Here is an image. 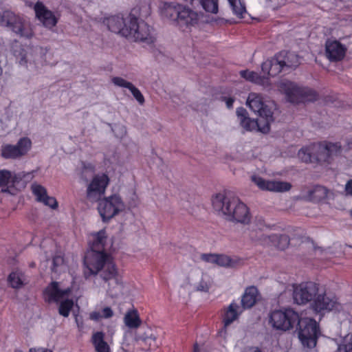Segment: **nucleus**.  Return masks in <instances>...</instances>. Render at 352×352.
Segmentation results:
<instances>
[{"label": "nucleus", "mask_w": 352, "mask_h": 352, "mask_svg": "<svg viewBox=\"0 0 352 352\" xmlns=\"http://www.w3.org/2000/svg\"><path fill=\"white\" fill-rule=\"evenodd\" d=\"M85 265L89 275L99 274L104 283L107 284V292L109 296L116 298L122 294L124 288L122 276L110 255L104 257H101L100 255L96 257L90 255Z\"/></svg>", "instance_id": "f257e3e1"}, {"label": "nucleus", "mask_w": 352, "mask_h": 352, "mask_svg": "<svg viewBox=\"0 0 352 352\" xmlns=\"http://www.w3.org/2000/svg\"><path fill=\"white\" fill-rule=\"evenodd\" d=\"M212 204L217 214L228 221L243 224L250 222L248 206L230 192L217 193L212 197Z\"/></svg>", "instance_id": "f03ea898"}, {"label": "nucleus", "mask_w": 352, "mask_h": 352, "mask_svg": "<svg viewBox=\"0 0 352 352\" xmlns=\"http://www.w3.org/2000/svg\"><path fill=\"white\" fill-rule=\"evenodd\" d=\"M278 87L279 91L285 95L286 100L293 104L313 102L318 99V94L312 89L300 87L290 81H281L278 83Z\"/></svg>", "instance_id": "7ed1b4c3"}, {"label": "nucleus", "mask_w": 352, "mask_h": 352, "mask_svg": "<svg viewBox=\"0 0 352 352\" xmlns=\"http://www.w3.org/2000/svg\"><path fill=\"white\" fill-rule=\"evenodd\" d=\"M298 338L304 347L312 349L316 346L320 334L319 325L316 321L309 318H300L296 325Z\"/></svg>", "instance_id": "20e7f679"}, {"label": "nucleus", "mask_w": 352, "mask_h": 352, "mask_svg": "<svg viewBox=\"0 0 352 352\" xmlns=\"http://www.w3.org/2000/svg\"><path fill=\"white\" fill-rule=\"evenodd\" d=\"M71 289L67 288L61 289L59 287L58 283L52 282L46 289L45 294L49 302H60L58 307V313L64 317H68L71 309L74 306V301L68 299Z\"/></svg>", "instance_id": "39448f33"}, {"label": "nucleus", "mask_w": 352, "mask_h": 352, "mask_svg": "<svg viewBox=\"0 0 352 352\" xmlns=\"http://www.w3.org/2000/svg\"><path fill=\"white\" fill-rule=\"evenodd\" d=\"M0 25L9 28L13 32L21 37L29 38L33 36L30 25L10 10L0 12Z\"/></svg>", "instance_id": "423d86ee"}, {"label": "nucleus", "mask_w": 352, "mask_h": 352, "mask_svg": "<svg viewBox=\"0 0 352 352\" xmlns=\"http://www.w3.org/2000/svg\"><path fill=\"white\" fill-rule=\"evenodd\" d=\"M298 321V314L292 309L275 310L270 317V323L272 327L281 331L293 329Z\"/></svg>", "instance_id": "0eeeda50"}, {"label": "nucleus", "mask_w": 352, "mask_h": 352, "mask_svg": "<svg viewBox=\"0 0 352 352\" xmlns=\"http://www.w3.org/2000/svg\"><path fill=\"white\" fill-rule=\"evenodd\" d=\"M129 32V36H126L135 41L144 42L148 44L152 43L155 38L152 34V28L144 21H138L135 17H130L128 19Z\"/></svg>", "instance_id": "6e6552de"}, {"label": "nucleus", "mask_w": 352, "mask_h": 352, "mask_svg": "<svg viewBox=\"0 0 352 352\" xmlns=\"http://www.w3.org/2000/svg\"><path fill=\"white\" fill-rule=\"evenodd\" d=\"M98 201V210L103 221H108L124 209V204L118 195H112Z\"/></svg>", "instance_id": "1a4fd4ad"}, {"label": "nucleus", "mask_w": 352, "mask_h": 352, "mask_svg": "<svg viewBox=\"0 0 352 352\" xmlns=\"http://www.w3.org/2000/svg\"><path fill=\"white\" fill-rule=\"evenodd\" d=\"M109 183V177L104 174L96 175L86 190V198L91 202H96L104 195L106 188Z\"/></svg>", "instance_id": "9d476101"}, {"label": "nucleus", "mask_w": 352, "mask_h": 352, "mask_svg": "<svg viewBox=\"0 0 352 352\" xmlns=\"http://www.w3.org/2000/svg\"><path fill=\"white\" fill-rule=\"evenodd\" d=\"M311 307L318 313L324 311L340 313L344 311V306L338 301L336 296L326 294H318L311 304Z\"/></svg>", "instance_id": "9b49d317"}, {"label": "nucleus", "mask_w": 352, "mask_h": 352, "mask_svg": "<svg viewBox=\"0 0 352 352\" xmlns=\"http://www.w3.org/2000/svg\"><path fill=\"white\" fill-rule=\"evenodd\" d=\"M318 285L313 282L302 283L294 287L293 298L298 305L314 301L318 293Z\"/></svg>", "instance_id": "f8f14e48"}, {"label": "nucleus", "mask_w": 352, "mask_h": 352, "mask_svg": "<svg viewBox=\"0 0 352 352\" xmlns=\"http://www.w3.org/2000/svg\"><path fill=\"white\" fill-rule=\"evenodd\" d=\"M32 147V142L28 138H20L16 144L2 145L1 155L5 159H17L25 155Z\"/></svg>", "instance_id": "ddd939ff"}, {"label": "nucleus", "mask_w": 352, "mask_h": 352, "mask_svg": "<svg viewBox=\"0 0 352 352\" xmlns=\"http://www.w3.org/2000/svg\"><path fill=\"white\" fill-rule=\"evenodd\" d=\"M208 22V18L203 13L195 11L184 5L177 25L180 28L190 29L192 27H199L201 25Z\"/></svg>", "instance_id": "4468645a"}, {"label": "nucleus", "mask_w": 352, "mask_h": 352, "mask_svg": "<svg viewBox=\"0 0 352 352\" xmlns=\"http://www.w3.org/2000/svg\"><path fill=\"white\" fill-rule=\"evenodd\" d=\"M241 126L246 131L258 129L262 133H267L270 131V125L272 122L259 118L257 120H252L247 116L246 109L243 107L238 108L236 111Z\"/></svg>", "instance_id": "2eb2a0df"}, {"label": "nucleus", "mask_w": 352, "mask_h": 352, "mask_svg": "<svg viewBox=\"0 0 352 352\" xmlns=\"http://www.w3.org/2000/svg\"><path fill=\"white\" fill-rule=\"evenodd\" d=\"M251 180L262 190L284 192L289 191L292 188V184L289 182L278 180H266L257 175L252 176Z\"/></svg>", "instance_id": "dca6fc26"}, {"label": "nucleus", "mask_w": 352, "mask_h": 352, "mask_svg": "<svg viewBox=\"0 0 352 352\" xmlns=\"http://www.w3.org/2000/svg\"><path fill=\"white\" fill-rule=\"evenodd\" d=\"M247 104L254 112L258 113L259 118L273 121L271 110L264 104L262 96L256 93H250L247 99Z\"/></svg>", "instance_id": "f3484780"}, {"label": "nucleus", "mask_w": 352, "mask_h": 352, "mask_svg": "<svg viewBox=\"0 0 352 352\" xmlns=\"http://www.w3.org/2000/svg\"><path fill=\"white\" fill-rule=\"evenodd\" d=\"M93 239L90 246V250H88L85 256L84 263H87L88 256L98 255L101 257L109 256L104 252V245L107 240V236L104 230H100L98 232L93 234Z\"/></svg>", "instance_id": "a211bd4d"}, {"label": "nucleus", "mask_w": 352, "mask_h": 352, "mask_svg": "<svg viewBox=\"0 0 352 352\" xmlns=\"http://www.w3.org/2000/svg\"><path fill=\"white\" fill-rule=\"evenodd\" d=\"M34 11L36 17L43 24L44 26L52 28L56 25L57 19L54 14L41 2H37L34 6Z\"/></svg>", "instance_id": "6ab92c4d"}, {"label": "nucleus", "mask_w": 352, "mask_h": 352, "mask_svg": "<svg viewBox=\"0 0 352 352\" xmlns=\"http://www.w3.org/2000/svg\"><path fill=\"white\" fill-rule=\"evenodd\" d=\"M130 17L132 16H129L126 19H124L120 16H113L109 18L107 20V25L109 29L111 32L120 34L124 37L128 36L129 34V32H128V19Z\"/></svg>", "instance_id": "aec40b11"}, {"label": "nucleus", "mask_w": 352, "mask_h": 352, "mask_svg": "<svg viewBox=\"0 0 352 352\" xmlns=\"http://www.w3.org/2000/svg\"><path fill=\"white\" fill-rule=\"evenodd\" d=\"M346 48L337 41H327L326 42V55L331 61H338L342 59L345 55Z\"/></svg>", "instance_id": "412c9836"}, {"label": "nucleus", "mask_w": 352, "mask_h": 352, "mask_svg": "<svg viewBox=\"0 0 352 352\" xmlns=\"http://www.w3.org/2000/svg\"><path fill=\"white\" fill-rule=\"evenodd\" d=\"M31 188L38 201L42 202L53 209L57 208L58 203L56 199L48 196L47 190L43 186L38 184H33Z\"/></svg>", "instance_id": "4be33fe9"}, {"label": "nucleus", "mask_w": 352, "mask_h": 352, "mask_svg": "<svg viewBox=\"0 0 352 352\" xmlns=\"http://www.w3.org/2000/svg\"><path fill=\"white\" fill-rule=\"evenodd\" d=\"M265 228L266 226L262 221L252 225L249 228L248 234L250 239L265 245L267 241L269 239V235H266L263 233Z\"/></svg>", "instance_id": "5701e85b"}, {"label": "nucleus", "mask_w": 352, "mask_h": 352, "mask_svg": "<svg viewBox=\"0 0 352 352\" xmlns=\"http://www.w3.org/2000/svg\"><path fill=\"white\" fill-rule=\"evenodd\" d=\"M112 82L120 87H124L129 89L133 97L138 100L140 104H143L144 102V98L140 91L135 87L131 82L124 80L121 77H113L111 79Z\"/></svg>", "instance_id": "b1692460"}, {"label": "nucleus", "mask_w": 352, "mask_h": 352, "mask_svg": "<svg viewBox=\"0 0 352 352\" xmlns=\"http://www.w3.org/2000/svg\"><path fill=\"white\" fill-rule=\"evenodd\" d=\"M262 71L269 76H274L278 74L284 68L280 59L277 55L275 58L265 61L261 66Z\"/></svg>", "instance_id": "393cba45"}, {"label": "nucleus", "mask_w": 352, "mask_h": 352, "mask_svg": "<svg viewBox=\"0 0 352 352\" xmlns=\"http://www.w3.org/2000/svg\"><path fill=\"white\" fill-rule=\"evenodd\" d=\"M244 309L236 302H232L226 309L223 316L224 327L237 320Z\"/></svg>", "instance_id": "a878e982"}, {"label": "nucleus", "mask_w": 352, "mask_h": 352, "mask_svg": "<svg viewBox=\"0 0 352 352\" xmlns=\"http://www.w3.org/2000/svg\"><path fill=\"white\" fill-rule=\"evenodd\" d=\"M258 291L256 287H247L241 298V307L244 309L252 307L258 298Z\"/></svg>", "instance_id": "bb28decb"}, {"label": "nucleus", "mask_w": 352, "mask_h": 352, "mask_svg": "<svg viewBox=\"0 0 352 352\" xmlns=\"http://www.w3.org/2000/svg\"><path fill=\"white\" fill-rule=\"evenodd\" d=\"M314 157L316 162L329 164V153L324 142L311 144Z\"/></svg>", "instance_id": "cd10ccee"}, {"label": "nucleus", "mask_w": 352, "mask_h": 352, "mask_svg": "<svg viewBox=\"0 0 352 352\" xmlns=\"http://www.w3.org/2000/svg\"><path fill=\"white\" fill-rule=\"evenodd\" d=\"M182 4L177 3H165L162 10L163 16L178 22L180 13L183 8Z\"/></svg>", "instance_id": "c85d7f7f"}, {"label": "nucleus", "mask_w": 352, "mask_h": 352, "mask_svg": "<svg viewBox=\"0 0 352 352\" xmlns=\"http://www.w3.org/2000/svg\"><path fill=\"white\" fill-rule=\"evenodd\" d=\"M268 239L265 245L274 246L281 250L287 248L289 244V238L286 234H271Z\"/></svg>", "instance_id": "c756f323"}, {"label": "nucleus", "mask_w": 352, "mask_h": 352, "mask_svg": "<svg viewBox=\"0 0 352 352\" xmlns=\"http://www.w3.org/2000/svg\"><path fill=\"white\" fill-rule=\"evenodd\" d=\"M278 55L284 67L296 68L300 63L298 56L294 52H282Z\"/></svg>", "instance_id": "7c9ffc66"}, {"label": "nucleus", "mask_w": 352, "mask_h": 352, "mask_svg": "<svg viewBox=\"0 0 352 352\" xmlns=\"http://www.w3.org/2000/svg\"><path fill=\"white\" fill-rule=\"evenodd\" d=\"M329 190L322 186H316L308 191L307 198L309 201L319 202L327 197Z\"/></svg>", "instance_id": "2f4dec72"}, {"label": "nucleus", "mask_w": 352, "mask_h": 352, "mask_svg": "<svg viewBox=\"0 0 352 352\" xmlns=\"http://www.w3.org/2000/svg\"><path fill=\"white\" fill-rule=\"evenodd\" d=\"M91 340L97 352H111L109 346L104 341V333L101 331L94 333Z\"/></svg>", "instance_id": "473e14b6"}, {"label": "nucleus", "mask_w": 352, "mask_h": 352, "mask_svg": "<svg viewBox=\"0 0 352 352\" xmlns=\"http://www.w3.org/2000/svg\"><path fill=\"white\" fill-rule=\"evenodd\" d=\"M124 322L126 326L130 329H136L142 323L136 310L128 311L124 317Z\"/></svg>", "instance_id": "72a5a7b5"}, {"label": "nucleus", "mask_w": 352, "mask_h": 352, "mask_svg": "<svg viewBox=\"0 0 352 352\" xmlns=\"http://www.w3.org/2000/svg\"><path fill=\"white\" fill-rule=\"evenodd\" d=\"M240 263L239 259H232L224 254H217L215 264L225 267H234Z\"/></svg>", "instance_id": "f704fd0d"}, {"label": "nucleus", "mask_w": 352, "mask_h": 352, "mask_svg": "<svg viewBox=\"0 0 352 352\" xmlns=\"http://www.w3.org/2000/svg\"><path fill=\"white\" fill-rule=\"evenodd\" d=\"M298 158L305 163H314L316 160L314 157V152L311 149V144L303 147L298 151Z\"/></svg>", "instance_id": "c9c22d12"}, {"label": "nucleus", "mask_w": 352, "mask_h": 352, "mask_svg": "<svg viewBox=\"0 0 352 352\" xmlns=\"http://www.w3.org/2000/svg\"><path fill=\"white\" fill-rule=\"evenodd\" d=\"M240 75L245 80L258 85L263 84L265 80V78L261 77L256 72L253 71L242 70L240 72Z\"/></svg>", "instance_id": "e433bc0d"}, {"label": "nucleus", "mask_w": 352, "mask_h": 352, "mask_svg": "<svg viewBox=\"0 0 352 352\" xmlns=\"http://www.w3.org/2000/svg\"><path fill=\"white\" fill-rule=\"evenodd\" d=\"M325 144L329 153L328 155L329 162L331 163L334 157L338 156L342 153V148L340 142H331L325 141Z\"/></svg>", "instance_id": "4c0bfd02"}, {"label": "nucleus", "mask_w": 352, "mask_h": 352, "mask_svg": "<svg viewBox=\"0 0 352 352\" xmlns=\"http://www.w3.org/2000/svg\"><path fill=\"white\" fill-rule=\"evenodd\" d=\"M8 282L12 287L21 288L23 285V274L20 272H13L8 276Z\"/></svg>", "instance_id": "58836bf2"}, {"label": "nucleus", "mask_w": 352, "mask_h": 352, "mask_svg": "<svg viewBox=\"0 0 352 352\" xmlns=\"http://www.w3.org/2000/svg\"><path fill=\"white\" fill-rule=\"evenodd\" d=\"M228 1L234 14L240 19L243 18V14H245L246 10L241 0H228Z\"/></svg>", "instance_id": "ea45409f"}, {"label": "nucleus", "mask_w": 352, "mask_h": 352, "mask_svg": "<svg viewBox=\"0 0 352 352\" xmlns=\"http://www.w3.org/2000/svg\"><path fill=\"white\" fill-rule=\"evenodd\" d=\"M336 352H352V334L349 333L342 339Z\"/></svg>", "instance_id": "a19ab883"}, {"label": "nucleus", "mask_w": 352, "mask_h": 352, "mask_svg": "<svg viewBox=\"0 0 352 352\" xmlns=\"http://www.w3.org/2000/svg\"><path fill=\"white\" fill-rule=\"evenodd\" d=\"M189 283L193 285L197 291L204 292H208L210 286L209 281L206 280L203 274H201L200 280L199 282H196L195 280L192 278L191 282L189 280Z\"/></svg>", "instance_id": "79ce46f5"}, {"label": "nucleus", "mask_w": 352, "mask_h": 352, "mask_svg": "<svg viewBox=\"0 0 352 352\" xmlns=\"http://www.w3.org/2000/svg\"><path fill=\"white\" fill-rule=\"evenodd\" d=\"M16 179V177H14L10 171L0 170V187H4L10 183H14Z\"/></svg>", "instance_id": "37998d69"}, {"label": "nucleus", "mask_w": 352, "mask_h": 352, "mask_svg": "<svg viewBox=\"0 0 352 352\" xmlns=\"http://www.w3.org/2000/svg\"><path fill=\"white\" fill-rule=\"evenodd\" d=\"M64 259L61 256H56L53 258L52 260V270L54 272H58L59 271L58 268L63 265Z\"/></svg>", "instance_id": "c03bdc74"}, {"label": "nucleus", "mask_w": 352, "mask_h": 352, "mask_svg": "<svg viewBox=\"0 0 352 352\" xmlns=\"http://www.w3.org/2000/svg\"><path fill=\"white\" fill-rule=\"evenodd\" d=\"M201 258L207 263L215 264L216 254H202Z\"/></svg>", "instance_id": "a18cd8bd"}, {"label": "nucleus", "mask_w": 352, "mask_h": 352, "mask_svg": "<svg viewBox=\"0 0 352 352\" xmlns=\"http://www.w3.org/2000/svg\"><path fill=\"white\" fill-rule=\"evenodd\" d=\"M101 315L102 318H109L113 316V311L111 307H106L102 309Z\"/></svg>", "instance_id": "49530a36"}, {"label": "nucleus", "mask_w": 352, "mask_h": 352, "mask_svg": "<svg viewBox=\"0 0 352 352\" xmlns=\"http://www.w3.org/2000/svg\"><path fill=\"white\" fill-rule=\"evenodd\" d=\"M89 318L91 320H96V321L99 320L100 319L102 318L101 313H100L98 311H93V312L90 313Z\"/></svg>", "instance_id": "de8ad7c7"}, {"label": "nucleus", "mask_w": 352, "mask_h": 352, "mask_svg": "<svg viewBox=\"0 0 352 352\" xmlns=\"http://www.w3.org/2000/svg\"><path fill=\"white\" fill-rule=\"evenodd\" d=\"M345 192L347 195H352V179L348 181L345 185Z\"/></svg>", "instance_id": "09e8293b"}, {"label": "nucleus", "mask_w": 352, "mask_h": 352, "mask_svg": "<svg viewBox=\"0 0 352 352\" xmlns=\"http://www.w3.org/2000/svg\"><path fill=\"white\" fill-rule=\"evenodd\" d=\"M193 352H206L203 346H200L197 343L194 344Z\"/></svg>", "instance_id": "8fccbe9b"}, {"label": "nucleus", "mask_w": 352, "mask_h": 352, "mask_svg": "<svg viewBox=\"0 0 352 352\" xmlns=\"http://www.w3.org/2000/svg\"><path fill=\"white\" fill-rule=\"evenodd\" d=\"M234 102V99L232 98H226V103L228 108H232Z\"/></svg>", "instance_id": "3c124183"}, {"label": "nucleus", "mask_w": 352, "mask_h": 352, "mask_svg": "<svg viewBox=\"0 0 352 352\" xmlns=\"http://www.w3.org/2000/svg\"><path fill=\"white\" fill-rule=\"evenodd\" d=\"M243 352H261L257 347H250L244 350Z\"/></svg>", "instance_id": "603ef678"}, {"label": "nucleus", "mask_w": 352, "mask_h": 352, "mask_svg": "<svg viewBox=\"0 0 352 352\" xmlns=\"http://www.w3.org/2000/svg\"><path fill=\"white\" fill-rule=\"evenodd\" d=\"M29 352H52V351L47 350V349H31Z\"/></svg>", "instance_id": "864d4df0"}, {"label": "nucleus", "mask_w": 352, "mask_h": 352, "mask_svg": "<svg viewBox=\"0 0 352 352\" xmlns=\"http://www.w3.org/2000/svg\"><path fill=\"white\" fill-rule=\"evenodd\" d=\"M27 62H28V59H27V58H26V57H22V58H21L20 61H19V63H20L21 65H25V64H26V63H27Z\"/></svg>", "instance_id": "5fc2aeb1"}, {"label": "nucleus", "mask_w": 352, "mask_h": 352, "mask_svg": "<svg viewBox=\"0 0 352 352\" xmlns=\"http://www.w3.org/2000/svg\"><path fill=\"white\" fill-rule=\"evenodd\" d=\"M36 52H37V51H39V52H40V53H41V52L43 51V48L40 47V48H36Z\"/></svg>", "instance_id": "6e6d98bb"}, {"label": "nucleus", "mask_w": 352, "mask_h": 352, "mask_svg": "<svg viewBox=\"0 0 352 352\" xmlns=\"http://www.w3.org/2000/svg\"><path fill=\"white\" fill-rule=\"evenodd\" d=\"M149 338L153 339V340H155V337L154 336H153V335H151Z\"/></svg>", "instance_id": "4d7b16f0"}, {"label": "nucleus", "mask_w": 352, "mask_h": 352, "mask_svg": "<svg viewBox=\"0 0 352 352\" xmlns=\"http://www.w3.org/2000/svg\"><path fill=\"white\" fill-rule=\"evenodd\" d=\"M349 148H352V143L349 144Z\"/></svg>", "instance_id": "13d9d810"}]
</instances>
